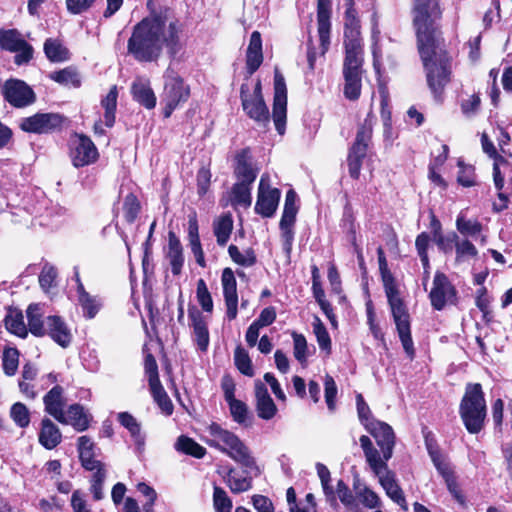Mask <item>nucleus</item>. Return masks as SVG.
<instances>
[{"instance_id": "nucleus-1", "label": "nucleus", "mask_w": 512, "mask_h": 512, "mask_svg": "<svg viewBox=\"0 0 512 512\" xmlns=\"http://www.w3.org/2000/svg\"><path fill=\"white\" fill-rule=\"evenodd\" d=\"M440 16L436 0H415L414 26L427 84L435 98L450 82L451 60L436 36L434 21Z\"/></svg>"}, {"instance_id": "nucleus-2", "label": "nucleus", "mask_w": 512, "mask_h": 512, "mask_svg": "<svg viewBox=\"0 0 512 512\" xmlns=\"http://www.w3.org/2000/svg\"><path fill=\"white\" fill-rule=\"evenodd\" d=\"M181 30V23L176 18L146 17L134 26L127 44L128 52L139 62L158 60L164 47L175 56L180 49Z\"/></svg>"}, {"instance_id": "nucleus-3", "label": "nucleus", "mask_w": 512, "mask_h": 512, "mask_svg": "<svg viewBox=\"0 0 512 512\" xmlns=\"http://www.w3.org/2000/svg\"><path fill=\"white\" fill-rule=\"evenodd\" d=\"M386 297L396 325V329L406 355L413 359L415 356L414 343L411 336L410 316L404 301L400 297L395 279L388 267L380 270Z\"/></svg>"}, {"instance_id": "nucleus-4", "label": "nucleus", "mask_w": 512, "mask_h": 512, "mask_svg": "<svg viewBox=\"0 0 512 512\" xmlns=\"http://www.w3.org/2000/svg\"><path fill=\"white\" fill-rule=\"evenodd\" d=\"M209 439L206 443L223 453H226L234 461L249 469L256 474L260 470L256 464L255 458L251 455L248 447L232 432L222 428L217 423H212L208 429Z\"/></svg>"}, {"instance_id": "nucleus-5", "label": "nucleus", "mask_w": 512, "mask_h": 512, "mask_svg": "<svg viewBox=\"0 0 512 512\" xmlns=\"http://www.w3.org/2000/svg\"><path fill=\"white\" fill-rule=\"evenodd\" d=\"M459 415L469 433L477 434L484 428L487 405L481 384H466L459 405Z\"/></svg>"}, {"instance_id": "nucleus-6", "label": "nucleus", "mask_w": 512, "mask_h": 512, "mask_svg": "<svg viewBox=\"0 0 512 512\" xmlns=\"http://www.w3.org/2000/svg\"><path fill=\"white\" fill-rule=\"evenodd\" d=\"M163 79L164 87L161 93V103L164 105V117L169 118L177 107L189 99L190 88L171 66L164 72Z\"/></svg>"}, {"instance_id": "nucleus-7", "label": "nucleus", "mask_w": 512, "mask_h": 512, "mask_svg": "<svg viewBox=\"0 0 512 512\" xmlns=\"http://www.w3.org/2000/svg\"><path fill=\"white\" fill-rule=\"evenodd\" d=\"M363 50H345L343 63L344 95L349 100H357L361 93Z\"/></svg>"}, {"instance_id": "nucleus-8", "label": "nucleus", "mask_w": 512, "mask_h": 512, "mask_svg": "<svg viewBox=\"0 0 512 512\" xmlns=\"http://www.w3.org/2000/svg\"><path fill=\"white\" fill-rule=\"evenodd\" d=\"M372 136V119L370 115L359 127L354 144L348 154L349 174L352 178L358 179L362 167V161L366 157L369 141Z\"/></svg>"}, {"instance_id": "nucleus-9", "label": "nucleus", "mask_w": 512, "mask_h": 512, "mask_svg": "<svg viewBox=\"0 0 512 512\" xmlns=\"http://www.w3.org/2000/svg\"><path fill=\"white\" fill-rule=\"evenodd\" d=\"M64 117L59 113H36L22 118L20 128L27 133L49 134L61 129Z\"/></svg>"}, {"instance_id": "nucleus-10", "label": "nucleus", "mask_w": 512, "mask_h": 512, "mask_svg": "<svg viewBox=\"0 0 512 512\" xmlns=\"http://www.w3.org/2000/svg\"><path fill=\"white\" fill-rule=\"evenodd\" d=\"M280 196L279 189L270 187L269 175L263 174L259 182L255 212L262 217H272L278 207Z\"/></svg>"}, {"instance_id": "nucleus-11", "label": "nucleus", "mask_w": 512, "mask_h": 512, "mask_svg": "<svg viewBox=\"0 0 512 512\" xmlns=\"http://www.w3.org/2000/svg\"><path fill=\"white\" fill-rule=\"evenodd\" d=\"M240 98L247 116L259 126L266 128L270 123V113L263 97H250L249 86L247 83H243L240 87Z\"/></svg>"}, {"instance_id": "nucleus-12", "label": "nucleus", "mask_w": 512, "mask_h": 512, "mask_svg": "<svg viewBox=\"0 0 512 512\" xmlns=\"http://www.w3.org/2000/svg\"><path fill=\"white\" fill-rule=\"evenodd\" d=\"M273 121L277 132L283 135L287 116V88L283 75L276 70L274 75Z\"/></svg>"}, {"instance_id": "nucleus-13", "label": "nucleus", "mask_w": 512, "mask_h": 512, "mask_svg": "<svg viewBox=\"0 0 512 512\" xmlns=\"http://www.w3.org/2000/svg\"><path fill=\"white\" fill-rule=\"evenodd\" d=\"M4 99L15 108H24L33 104L36 95L32 88L18 79L7 80L3 86Z\"/></svg>"}, {"instance_id": "nucleus-14", "label": "nucleus", "mask_w": 512, "mask_h": 512, "mask_svg": "<svg viewBox=\"0 0 512 512\" xmlns=\"http://www.w3.org/2000/svg\"><path fill=\"white\" fill-rule=\"evenodd\" d=\"M455 295V288L448 277L444 273L437 271L429 294L432 307L438 311L442 310L448 302L452 301Z\"/></svg>"}, {"instance_id": "nucleus-15", "label": "nucleus", "mask_w": 512, "mask_h": 512, "mask_svg": "<svg viewBox=\"0 0 512 512\" xmlns=\"http://www.w3.org/2000/svg\"><path fill=\"white\" fill-rule=\"evenodd\" d=\"M366 430L375 438L385 460H389L395 446V434L392 427L385 422L376 420L367 423Z\"/></svg>"}, {"instance_id": "nucleus-16", "label": "nucleus", "mask_w": 512, "mask_h": 512, "mask_svg": "<svg viewBox=\"0 0 512 512\" xmlns=\"http://www.w3.org/2000/svg\"><path fill=\"white\" fill-rule=\"evenodd\" d=\"M346 1V12L344 22V46L345 50H362L360 37V25L356 10L353 7V0Z\"/></svg>"}, {"instance_id": "nucleus-17", "label": "nucleus", "mask_w": 512, "mask_h": 512, "mask_svg": "<svg viewBox=\"0 0 512 512\" xmlns=\"http://www.w3.org/2000/svg\"><path fill=\"white\" fill-rule=\"evenodd\" d=\"M331 0H317V22L321 53L324 55L330 45Z\"/></svg>"}, {"instance_id": "nucleus-18", "label": "nucleus", "mask_w": 512, "mask_h": 512, "mask_svg": "<svg viewBox=\"0 0 512 512\" xmlns=\"http://www.w3.org/2000/svg\"><path fill=\"white\" fill-rule=\"evenodd\" d=\"M221 281L227 308L226 314L229 320H233L237 316L238 295L237 283L232 269L225 268L223 270Z\"/></svg>"}, {"instance_id": "nucleus-19", "label": "nucleus", "mask_w": 512, "mask_h": 512, "mask_svg": "<svg viewBox=\"0 0 512 512\" xmlns=\"http://www.w3.org/2000/svg\"><path fill=\"white\" fill-rule=\"evenodd\" d=\"M45 412L57 421L64 420V408L66 398L64 397V388L60 385H54L43 397Z\"/></svg>"}, {"instance_id": "nucleus-20", "label": "nucleus", "mask_w": 512, "mask_h": 512, "mask_svg": "<svg viewBox=\"0 0 512 512\" xmlns=\"http://www.w3.org/2000/svg\"><path fill=\"white\" fill-rule=\"evenodd\" d=\"M98 151L94 143L86 136H80L71 152L72 163L75 167H83L96 161Z\"/></svg>"}, {"instance_id": "nucleus-21", "label": "nucleus", "mask_w": 512, "mask_h": 512, "mask_svg": "<svg viewBox=\"0 0 512 512\" xmlns=\"http://www.w3.org/2000/svg\"><path fill=\"white\" fill-rule=\"evenodd\" d=\"M46 334L63 348L70 345L72 334L65 321L57 315L46 317Z\"/></svg>"}, {"instance_id": "nucleus-22", "label": "nucleus", "mask_w": 512, "mask_h": 512, "mask_svg": "<svg viewBox=\"0 0 512 512\" xmlns=\"http://www.w3.org/2000/svg\"><path fill=\"white\" fill-rule=\"evenodd\" d=\"M255 398L257 415L263 420L272 419L277 413V407L260 380L255 381Z\"/></svg>"}, {"instance_id": "nucleus-23", "label": "nucleus", "mask_w": 512, "mask_h": 512, "mask_svg": "<svg viewBox=\"0 0 512 512\" xmlns=\"http://www.w3.org/2000/svg\"><path fill=\"white\" fill-rule=\"evenodd\" d=\"M77 283L78 303L82 309L84 318L93 319L102 308L101 299L97 296L90 295L84 288L78 273L75 275Z\"/></svg>"}, {"instance_id": "nucleus-24", "label": "nucleus", "mask_w": 512, "mask_h": 512, "mask_svg": "<svg viewBox=\"0 0 512 512\" xmlns=\"http://www.w3.org/2000/svg\"><path fill=\"white\" fill-rule=\"evenodd\" d=\"M363 449L365 458L370 468L376 476L385 473L388 470L387 461L384 456L380 455L379 451L373 446L372 441L366 435H362L359 439Z\"/></svg>"}, {"instance_id": "nucleus-25", "label": "nucleus", "mask_w": 512, "mask_h": 512, "mask_svg": "<svg viewBox=\"0 0 512 512\" xmlns=\"http://www.w3.org/2000/svg\"><path fill=\"white\" fill-rule=\"evenodd\" d=\"M188 316L198 348L201 351H206L209 345V331L204 316L196 307L189 308Z\"/></svg>"}, {"instance_id": "nucleus-26", "label": "nucleus", "mask_w": 512, "mask_h": 512, "mask_svg": "<svg viewBox=\"0 0 512 512\" xmlns=\"http://www.w3.org/2000/svg\"><path fill=\"white\" fill-rule=\"evenodd\" d=\"M131 92L133 99L147 109L156 106V96L147 78L138 77L132 83Z\"/></svg>"}, {"instance_id": "nucleus-27", "label": "nucleus", "mask_w": 512, "mask_h": 512, "mask_svg": "<svg viewBox=\"0 0 512 512\" xmlns=\"http://www.w3.org/2000/svg\"><path fill=\"white\" fill-rule=\"evenodd\" d=\"M91 415L85 411L84 407L78 403L72 404L64 411V420L58 421L61 424H69L76 431L83 432L88 429Z\"/></svg>"}, {"instance_id": "nucleus-28", "label": "nucleus", "mask_w": 512, "mask_h": 512, "mask_svg": "<svg viewBox=\"0 0 512 512\" xmlns=\"http://www.w3.org/2000/svg\"><path fill=\"white\" fill-rule=\"evenodd\" d=\"M250 150L248 148L242 149L236 154L235 175L238 179L237 183L252 184L257 176L256 171L250 164Z\"/></svg>"}, {"instance_id": "nucleus-29", "label": "nucleus", "mask_w": 512, "mask_h": 512, "mask_svg": "<svg viewBox=\"0 0 512 512\" xmlns=\"http://www.w3.org/2000/svg\"><path fill=\"white\" fill-rule=\"evenodd\" d=\"M263 61L262 40L258 31L251 34L250 42L246 53V68L251 76L260 67Z\"/></svg>"}, {"instance_id": "nucleus-30", "label": "nucleus", "mask_w": 512, "mask_h": 512, "mask_svg": "<svg viewBox=\"0 0 512 512\" xmlns=\"http://www.w3.org/2000/svg\"><path fill=\"white\" fill-rule=\"evenodd\" d=\"M166 258L171 266L173 275H179L184 265L183 248L180 240L172 231L168 233V248Z\"/></svg>"}, {"instance_id": "nucleus-31", "label": "nucleus", "mask_w": 512, "mask_h": 512, "mask_svg": "<svg viewBox=\"0 0 512 512\" xmlns=\"http://www.w3.org/2000/svg\"><path fill=\"white\" fill-rule=\"evenodd\" d=\"M62 434L56 424L49 418H43L39 433V442L46 449H53L61 443Z\"/></svg>"}, {"instance_id": "nucleus-32", "label": "nucleus", "mask_w": 512, "mask_h": 512, "mask_svg": "<svg viewBox=\"0 0 512 512\" xmlns=\"http://www.w3.org/2000/svg\"><path fill=\"white\" fill-rule=\"evenodd\" d=\"M387 496L395 503L407 510L406 500L403 495L402 489L399 487L392 472L386 471L385 473L377 476Z\"/></svg>"}, {"instance_id": "nucleus-33", "label": "nucleus", "mask_w": 512, "mask_h": 512, "mask_svg": "<svg viewBox=\"0 0 512 512\" xmlns=\"http://www.w3.org/2000/svg\"><path fill=\"white\" fill-rule=\"evenodd\" d=\"M27 329L36 337L46 335V318L43 319L42 308L39 304H30L26 310Z\"/></svg>"}, {"instance_id": "nucleus-34", "label": "nucleus", "mask_w": 512, "mask_h": 512, "mask_svg": "<svg viewBox=\"0 0 512 512\" xmlns=\"http://www.w3.org/2000/svg\"><path fill=\"white\" fill-rule=\"evenodd\" d=\"M118 421L130 433L138 450H142L145 444V437L141 434V426L134 416L128 412L118 414Z\"/></svg>"}, {"instance_id": "nucleus-35", "label": "nucleus", "mask_w": 512, "mask_h": 512, "mask_svg": "<svg viewBox=\"0 0 512 512\" xmlns=\"http://www.w3.org/2000/svg\"><path fill=\"white\" fill-rule=\"evenodd\" d=\"M118 90L117 86L111 87L107 95L101 100V107L104 109V124L111 128L115 123V113L117 108Z\"/></svg>"}, {"instance_id": "nucleus-36", "label": "nucleus", "mask_w": 512, "mask_h": 512, "mask_svg": "<svg viewBox=\"0 0 512 512\" xmlns=\"http://www.w3.org/2000/svg\"><path fill=\"white\" fill-rule=\"evenodd\" d=\"M456 228L461 235L477 239L483 226L477 219H467L460 213L456 218Z\"/></svg>"}, {"instance_id": "nucleus-37", "label": "nucleus", "mask_w": 512, "mask_h": 512, "mask_svg": "<svg viewBox=\"0 0 512 512\" xmlns=\"http://www.w3.org/2000/svg\"><path fill=\"white\" fill-rule=\"evenodd\" d=\"M5 326L10 333L20 338H26L28 335L27 325L24 322L22 312H10L5 318Z\"/></svg>"}, {"instance_id": "nucleus-38", "label": "nucleus", "mask_w": 512, "mask_h": 512, "mask_svg": "<svg viewBox=\"0 0 512 512\" xmlns=\"http://www.w3.org/2000/svg\"><path fill=\"white\" fill-rule=\"evenodd\" d=\"M25 42L16 29L0 30V47L4 50L18 51Z\"/></svg>"}, {"instance_id": "nucleus-39", "label": "nucleus", "mask_w": 512, "mask_h": 512, "mask_svg": "<svg viewBox=\"0 0 512 512\" xmlns=\"http://www.w3.org/2000/svg\"><path fill=\"white\" fill-rule=\"evenodd\" d=\"M232 228L233 220L230 215H223L214 222V234L220 246H224L227 243Z\"/></svg>"}, {"instance_id": "nucleus-40", "label": "nucleus", "mask_w": 512, "mask_h": 512, "mask_svg": "<svg viewBox=\"0 0 512 512\" xmlns=\"http://www.w3.org/2000/svg\"><path fill=\"white\" fill-rule=\"evenodd\" d=\"M150 391L161 411L167 416L171 415L174 407L161 382L150 385Z\"/></svg>"}, {"instance_id": "nucleus-41", "label": "nucleus", "mask_w": 512, "mask_h": 512, "mask_svg": "<svg viewBox=\"0 0 512 512\" xmlns=\"http://www.w3.org/2000/svg\"><path fill=\"white\" fill-rule=\"evenodd\" d=\"M251 184L235 183L232 188V205L248 208L251 205Z\"/></svg>"}, {"instance_id": "nucleus-42", "label": "nucleus", "mask_w": 512, "mask_h": 512, "mask_svg": "<svg viewBox=\"0 0 512 512\" xmlns=\"http://www.w3.org/2000/svg\"><path fill=\"white\" fill-rule=\"evenodd\" d=\"M175 447L178 451L196 458H202L206 453V449L204 447L186 436H180L175 444Z\"/></svg>"}, {"instance_id": "nucleus-43", "label": "nucleus", "mask_w": 512, "mask_h": 512, "mask_svg": "<svg viewBox=\"0 0 512 512\" xmlns=\"http://www.w3.org/2000/svg\"><path fill=\"white\" fill-rule=\"evenodd\" d=\"M313 332L316 336L318 345L321 350L325 351L327 354L331 352V339L329 333L324 326L323 322L320 320L318 316L314 317L313 323Z\"/></svg>"}, {"instance_id": "nucleus-44", "label": "nucleus", "mask_w": 512, "mask_h": 512, "mask_svg": "<svg viewBox=\"0 0 512 512\" xmlns=\"http://www.w3.org/2000/svg\"><path fill=\"white\" fill-rule=\"evenodd\" d=\"M229 255L231 259L237 263L238 265L250 267L256 263V255L253 249H246L244 252H241L237 246L230 245L228 248Z\"/></svg>"}, {"instance_id": "nucleus-45", "label": "nucleus", "mask_w": 512, "mask_h": 512, "mask_svg": "<svg viewBox=\"0 0 512 512\" xmlns=\"http://www.w3.org/2000/svg\"><path fill=\"white\" fill-rule=\"evenodd\" d=\"M234 362L242 374L249 377L254 375L251 359L247 351L241 346L236 347L234 351Z\"/></svg>"}, {"instance_id": "nucleus-46", "label": "nucleus", "mask_w": 512, "mask_h": 512, "mask_svg": "<svg viewBox=\"0 0 512 512\" xmlns=\"http://www.w3.org/2000/svg\"><path fill=\"white\" fill-rule=\"evenodd\" d=\"M46 56L55 62L66 60L68 51L60 42L54 39H47L44 43Z\"/></svg>"}, {"instance_id": "nucleus-47", "label": "nucleus", "mask_w": 512, "mask_h": 512, "mask_svg": "<svg viewBox=\"0 0 512 512\" xmlns=\"http://www.w3.org/2000/svg\"><path fill=\"white\" fill-rule=\"evenodd\" d=\"M293 354L300 364H305L309 356L308 344L304 335L293 332Z\"/></svg>"}, {"instance_id": "nucleus-48", "label": "nucleus", "mask_w": 512, "mask_h": 512, "mask_svg": "<svg viewBox=\"0 0 512 512\" xmlns=\"http://www.w3.org/2000/svg\"><path fill=\"white\" fill-rule=\"evenodd\" d=\"M19 365V352L16 348H7L3 352L2 366L7 376H13Z\"/></svg>"}, {"instance_id": "nucleus-49", "label": "nucleus", "mask_w": 512, "mask_h": 512, "mask_svg": "<svg viewBox=\"0 0 512 512\" xmlns=\"http://www.w3.org/2000/svg\"><path fill=\"white\" fill-rule=\"evenodd\" d=\"M213 505L216 512H231L232 501L223 488L214 486Z\"/></svg>"}, {"instance_id": "nucleus-50", "label": "nucleus", "mask_w": 512, "mask_h": 512, "mask_svg": "<svg viewBox=\"0 0 512 512\" xmlns=\"http://www.w3.org/2000/svg\"><path fill=\"white\" fill-rule=\"evenodd\" d=\"M10 416L17 426L25 428L30 423V413L28 408L21 402L12 405Z\"/></svg>"}, {"instance_id": "nucleus-51", "label": "nucleus", "mask_w": 512, "mask_h": 512, "mask_svg": "<svg viewBox=\"0 0 512 512\" xmlns=\"http://www.w3.org/2000/svg\"><path fill=\"white\" fill-rule=\"evenodd\" d=\"M196 297L205 312L211 313L213 311V300L203 279H199L197 282Z\"/></svg>"}, {"instance_id": "nucleus-52", "label": "nucleus", "mask_w": 512, "mask_h": 512, "mask_svg": "<svg viewBox=\"0 0 512 512\" xmlns=\"http://www.w3.org/2000/svg\"><path fill=\"white\" fill-rule=\"evenodd\" d=\"M52 79L64 85L79 87L81 80L79 74L72 68H65L52 75Z\"/></svg>"}, {"instance_id": "nucleus-53", "label": "nucleus", "mask_w": 512, "mask_h": 512, "mask_svg": "<svg viewBox=\"0 0 512 512\" xmlns=\"http://www.w3.org/2000/svg\"><path fill=\"white\" fill-rule=\"evenodd\" d=\"M124 216L127 222L133 223L140 211V203L133 193H129L123 203Z\"/></svg>"}, {"instance_id": "nucleus-54", "label": "nucleus", "mask_w": 512, "mask_h": 512, "mask_svg": "<svg viewBox=\"0 0 512 512\" xmlns=\"http://www.w3.org/2000/svg\"><path fill=\"white\" fill-rule=\"evenodd\" d=\"M459 236L456 232L452 231L444 235L443 233L433 237L438 249L443 253H450L453 249V245L456 246Z\"/></svg>"}, {"instance_id": "nucleus-55", "label": "nucleus", "mask_w": 512, "mask_h": 512, "mask_svg": "<svg viewBox=\"0 0 512 512\" xmlns=\"http://www.w3.org/2000/svg\"><path fill=\"white\" fill-rule=\"evenodd\" d=\"M233 470L228 473L227 484L233 493L248 491L252 487V481L248 477H237Z\"/></svg>"}, {"instance_id": "nucleus-56", "label": "nucleus", "mask_w": 512, "mask_h": 512, "mask_svg": "<svg viewBox=\"0 0 512 512\" xmlns=\"http://www.w3.org/2000/svg\"><path fill=\"white\" fill-rule=\"evenodd\" d=\"M430 237L426 232L420 233L416 237L415 246L417 253L422 262L423 268H430L429 265V257H428V247H429Z\"/></svg>"}, {"instance_id": "nucleus-57", "label": "nucleus", "mask_w": 512, "mask_h": 512, "mask_svg": "<svg viewBox=\"0 0 512 512\" xmlns=\"http://www.w3.org/2000/svg\"><path fill=\"white\" fill-rule=\"evenodd\" d=\"M455 251L457 261H463L468 257H476L478 255L475 245L468 239H463L461 241L458 239Z\"/></svg>"}, {"instance_id": "nucleus-58", "label": "nucleus", "mask_w": 512, "mask_h": 512, "mask_svg": "<svg viewBox=\"0 0 512 512\" xmlns=\"http://www.w3.org/2000/svg\"><path fill=\"white\" fill-rule=\"evenodd\" d=\"M325 402L328 409L334 412L336 408L337 386L332 376L326 375L324 381Z\"/></svg>"}, {"instance_id": "nucleus-59", "label": "nucleus", "mask_w": 512, "mask_h": 512, "mask_svg": "<svg viewBox=\"0 0 512 512\" xmlns=\"http://www.w3.org/2000/svg\"><path fill=\"white\" fill-rule=\"evenodd\" d=\"M229 404L230 412L233 420L239 424L245 423L248 415L247 405L237 399L227 402Z\"/></svg>"}, {"instance_id": "nucleus-60", "label": "nucleus", "mask_w": 512, "mask_h": 512, "mask_svg": "<svg viewBox=\"0 0 512 512\" xmlns=\"http://www.w3.org/2000/svg\"><path fill=\"white\" fill-rule=\"evenodd\" d=\"M337 495L342 504L345 505L348 509H354L357 507L355 497L342 480H339L337 483Z\"/></svg>"}, {"instance_id": "nucleus-61", "label": "nucleus", "mask_w": 512, "mask_h": 512, "mask_svg": "<svg viewBox=\"0 0 512 512\" xmlns=\"http://www.w3.org/2000/svg\"><path fill=\"white\" fill-rule=\"evenodd\" d=\"M56 277L57 271L55 267L45 264L39 275V283L42 289L48 291L54 285Z\"/></svg>"}, {"instance_id": "nucleus-62", "label": "nucleus", "mask_w": 512, "mask_h": 512, "mask_svg": "<svg viewBox=\"0 0 512 512\" xmlns=\"http://www.w3.org/2000/svg\"><path fill=\"white\" fill-rule=\"evenodd\" d=\"M356 494L365 507L373 509L379 506L380 499L378 495L368 487L357 490Z\"/></svg>"}, {"instance_id": "nucleus-63", "label": "nucleus", "mask_w": 512, "mask_h": 512, "mask_svg": "<svg viewBox=\"0 0 512 512\" xmlns=\"http://www.w3.org/2000/svg\"><path fill=\"white\" fill-rule=\"evenodd\" d=\"M138 491L147 498V501L143 504V510L145 512H153V505L157 499L156 491L147 485L146 483H139L137 485Z\"/></svg>"}, {"instance_id": "nucleus-64", "label": "nucleus", "mask_w": 512, "mask_h": 512, "mask_svg": "<svg viewBox=\"0 0 512 512\" xmlns=\"http://www.w3.org/2000/svg\"><path fill=\"white\" fill-rule=\"evenodd\" d=\"M460 171L457 177V181L464 187H471L475 185L474 180V168L472 166H465L462 161L458 162Z\"/></svg>"}]
</instances>
